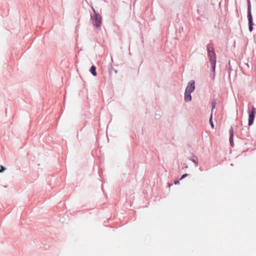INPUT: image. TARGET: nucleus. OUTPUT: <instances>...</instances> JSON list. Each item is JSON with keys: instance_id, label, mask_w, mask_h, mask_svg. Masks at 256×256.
Returning <instances> with one entry per match:
<instances>
[{"instance_id": "1", "label": "nucleus", "mask_w": 256, "mask_h": 256, "mask_svg": "<svg viewBox=\"0 0 256 256\" xmlns=\"http://www.w3.org/2000/svg\"><path fill=\"white\" fill-rule=\"evenodd\" d=\"M92 9L94 14H90V19L92 20V24L97 28H100L102 24V18L101 16L96 11L93 7H92Z\"/></svg>"}, {"instance_id": "2", "label": "nucleus", "mask_w": 256, "mask_h": 256, "mask_svg": "<svg viewBox=\"0 0 256 256\" xmlns=\"http://www.w3.org/2000/svg\"><path fill=\"white\" fill-rule=\"evenodd\" d=\"M247 17L248 20V30L250 32H251L253 30V26L254 24L253 22V18L252 14L251 4L250 0H248Z\"/></svg>"}, {"instance_id": "3", "label": "nucleus", "mask_w": 256, "mask_h": 256, "mask_svg": "<svg viewBox=\"0 0 256 256\" xmlns=\"http://www.w3.org/2000/svg\"><path fill=\"white\" fill-rule=\"evenodd\" d=\"M248 126H251L253 123L255 118V114L256 113V108L254 106L251 107V110H248Z\"/></svg>"}, {"instance_id": "4", "label": "nucleus", "mask_w": 256, "mask_h": 256, "mask_svg": "<svg viewBox=\"0 0 256 256\" xmlns=\"http://www.w3.org/2000/svg\"><path fill=\"white\" fill-rule=\"evenodd\" d=\"M208 59L211 64V67L214 68H216V54L214 50H212L210 53H208Z\"/></svg>"}, {"instance_id": "5", "label": "nucleus", "mask_w": 256, "mask_h": 256, "mask_svg": "<svg viewBox=\"0 0 256 256\" xmlns=\"http://www.w3.org/2000/svg\"><path fill=\"white\" fill-rule=\"evenodd\" d=\"M195 89V82L194 80H190L188 84L185 92H192Z\"/></svg>"}, {"instance_id": "6", "label": "nucleus", "mask_w": 256, "mask_h": 256, "mask_svg": "<svg viewBox=\"0 0 256 256\" xmlns=\"http://www.w3.org/2000/svg\"><path fill=\"white\" fill-rule=\"evenodd\" d=\"M212 107L211 114H210L209 121H210V124L211 128H214V124L212 122V112H213V110L215 108L216 106V100H213L212 101Z\"/></svg>"}, {"instance_id": "7", "label": "nucleus", "mask_w": 256, "mask_h": 256, "mask_svg": "<svg viewBox=\"0 0 256 256\" xmlns=\"http://www.w3.org/2000/svg\"><path fill=\"white\" fill-rule=\"evenodd\" d=\"M229 134H230V144L231 147L234 146V128L232 126H231L229 130Z\"/></svg>"}, {"instance_id": "8", "label": "nucleus", "mask_w": 256, "mask_h": 256, "mask_svg": "<svg viewBox=\"0 0 256 256\" xmlns=\"http://www.w3.org/2000/svg\"><path fill=\"white\" fill-rule=\"evenodd\" d=\"M192 92H184V100L186 102H188L192 100Z\"/></svg>"}, {"instance_id": "9", "label": "nucleus", "mask_w": 256, "mask_h": 256, "mask_svg": "<svg viewBox=\"0 0 256 256\" xmlns=\"http://www.w3.org/2000/svg\"><path fill=\"white\" fill-rule=\"evenodd\" d=\"M189 160L194 164L196 167L198 166V160L195 155L193 154L192 156L189 158Z\"/></svg>"}, {"instance_id": "10", "label": "nucleus", "mask_w": 256, "mask_h": 256, "mask_svg": "<svg viewBox=\"0 0 256 256\" xmlns=\"http://www.w3.org/2000/svg\"><path fill=\"white\" fill-rule=\"evenodd\" d=\"M90 72L93 76H96L97 75V72L96 71V66L94 65L92 66L90 69Z\"/></svg>"}, {"instance_id": "11", "label": "nucleus", "mask_w": 256, "mask_h": 256, "mask_svg": "<svg viewBox=\"0 0 256 256\" xmlns=\"http://www.w3.org/2000/svg\"><path fill=\"white\" fill-rule=\"evenodd\" d=\"M216 68H214L213 67H212V72L210 74V76L212 78L214 79L215 77L216 74V72H215Z\"/></svg>"}, {"instance_id": "12", "label": "nucleus", "mask_w": 256, "mask_h": 256, "mask_svg": "<svg viewBox=\"0 0 256 256\" xmlns=\"http://www.w3.org/2000/svg\"><path fill=\"white\" fill-rule=\"evenodd\" d=\"M206 50H207L208 53H210V52H212V50H214V48L212 47V45L210 44H208L206 46Z\"/></svg>"}, {"instance_id": "13", "label": "nucleus", "mask_w": 256, "mask_h": 256, "mask_svg": "<svg viewBox=\"0 0 256 256\" xmlns=\"http://www.w3.org/2000/svg\"><path fill=\"white\" fill-rule=\"evenodd\" d=\"M246 130V132L244 134V136H248V134H249V132H250L249 128H248L247 126H245L244 128H242V130Z\"/></svg>"}, {"instance_id": "14", "label": "nucleus", "mask_w": 256, "mask_h": 256, "mask_svg": "<svg viewBox=\"0 0 256 256\" xmlns=\"http://www.w3.org/2000/svg\"><path fill=\"white\" fill-rule=\"evenodd\" d=\"M6 170V168L2 165L0 166V172H2Z\"/></svg>"}, {"instance_id": "15", "label": "nucleus", "mask_w": 256, "mask_h": 256, "mask_svg": "<svg viewBox=\"0 0 256 256\" xmlns=\"http://www.w3.org/2000/svg\"><path fill=\"white\" fill-rule=\"evenodd\" d=\"M188 174H182V175L181 176V177H180V180H182V179H183V178H185L186 176H188Z\"/></svg>"}, {"instance_id": "16", "label": "nucleus", "mask_w": 256, "mask_h": 256, "mask_svg": "<svg viewBox=\"0 0 256 256\" xmlns=\"http://www.w3.org/2000/svg\"><path fill=\"white\" fill-rule=\"evenodd\" d=\"M174 183L175 184H179V180H175Z\"/></svg>"}, {"instance_id": "17", "label": "nucleus", "mask_w": 256, "mask_h": 256, "mask_svg": "<svg viewBox=\"0 0 256 256\" xmlns=\"http://www.w3.org/2000/svg\"><path fill=\"white\" fill-rule=\"evenodd\" d=\"M184 168H188V166H187L186 164H184Z\"/></svg>"}, {"instance_id": "18", "label": "nucleus", "mask_w": 256, "mask_h": 256, "mask_svg": "<svg viewBox=\"0 0 256 256\" xmlns=\"http://www.w3.org/2000/svg\"><path fill=\"white\" fill-rule=\"evenodd\" d=\"M228 64H229V68H229L230 70H231V66L230 65V62H229Z\"/></svg>"}, {"instance_id": "19", "label": "nucleus", "mask_w": 256, "mask_h": 256, "mask_svg": "<svg viewBox=\"0 0 256 256\" xmlns=\"http://www.w3.org/2000/svg\"><path fill=\"white\" fill-rule=\"evenodd\" d=\"M114 72H115V73L116 74L118 72V70H114Z\"/></svg>"}, {"instance_id": "20", "label": "nucleus", "mask_w": 256, "mask_h": 256, "mask_svg": "<svg viewBox=\"0 0 256 256\" xmlns=\"http://www.w3.org/2000/svg\"><path fill=\"white\" fill-rule=\"evenodd\" d=\"M243 131H244V134L246 132V130H243Z\"/></svg>"}, {"instance_id": "21", "label": "nucleus", "mask_w": 256, "mask_h": 256, "mask_svg": "<svg viewBox=\"0 0 256 256\" xmlns=\"http://www.w3.org/2000/svg\"><path fill=\"white\" fill-rule=\"evenodd\" d=\"M247 0V3L248 4V0Z\"/></svg>"}]
</instances>
